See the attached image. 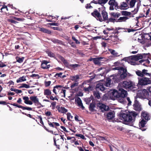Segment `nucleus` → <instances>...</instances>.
<instances>
[{"instance_id":"obj_34","label":"nucleus","mask_w":151,"mask_h":151,"mask_svg":"<svg viewBox=\"0 0 151 151\" xmlns=\"http://www.w3.org/2000/svg\"><path fill=\"white\" fill-rule=\"evenodd\" d=\"M107 117L108 119H111L114 117L113 113L111 112H110L107 114Z\"/></svg>"},{"instance_id":"obj_9","label":"nucleus","mask_w":151,"mask_h":151,"mask_svg":"<svg viewBox=\"0 0 151 151\" xmlns=\"http://www.w3.org/2000/svg\"><path fill=\"white\" fill-rule=\"evenodd\" d=\"M108 4L110 5L109 10H113L114 9V6L115 9L117 10V8H118V4L117 2H116L115 0H110L108 2Z\"/></svg>"},{"instance_id":"obj_40","label":"nucleus","mask_w":151,"mask_h":151,"mask_svg":"<svg viewBox=\"0 0 151 151\" xmlns=\"http://www.w3.org/2000/svg\"><path fill=\"white\" fill-rule=\"evenodd\" d=\"M136 2V0H131L129 3V6L130 8L133 7L135 5V3Z\"/></svg>"},{"instance_id":"obj_4","label":"nucleus","mask_w":151,"mask_h":151,"mask_svg":"<svg viewBox=\"0 0 151 151\" xmlns=\"http://www.w3.org/2000/svg\"><path fill=\"white\" fill-rule=\"evenodd\" d=\"M113 69L119 70V73L120 75L121 79L125 78L127 76V70L123 67H117L113 68Z\"/></svg>"},{"instance_id":"obj_12","label":"nucleus","mask_w":151,"mask_h":151,"mask_svg":"<svg viewBox=\"0 0 151 151\" xmlns=\"http://www.w3.org/2000/svg\"><path fill=\"white\" fill-rule=\"evenodd\" d=\"M105 85L102 83H99L97 84L96 87V90L97 91L99 90L101 91H104L106 90Z\"/></svg>"},{"instance_id":"obj_43","label":"nucleus","mask_w":151,"mask_h":151,"mask_svg":"<svg viewBox=\"0 0 151 151\" xmlns=\"http://www.w3.org/2000/svg\"><path fill=\"white\" fill-rule=\"evenodd\" d=\"M24 58L23 57H22V58L17 57L16 58L17 61L19 63H22L23 62Z\"/></svg>"},{"instance_id":"obj_50","label":"nucleus","mask_w":151,"mask_h":151,"mask_svg":"<svg viewBox=\"0 0 151 151\" xmlns=\"http://www.w3.org/2000/svg\"><path fill=\"white\" fill-rule=\"evenodd\" d=\"M136 74L139 76L143 77V73L142 71V72L138 70L136 72Z\"/></svg>"},{"instance_id":"obj_7","label":"nucleus","mask_w":151,"mask_h":151,"mask_svg":"<svg viewBox=\"0 0 151 151\" xmlns=\"http://www.w3.org/2000/svg\"><path fill=\"white\" fill-rule=\"evenodd\" d=\"M121 86L122 87L129 90L133 88V83L129 81H124L121 83Z\"/></svg>"},{"instance_id":"obj_62","label":"nucleus","mask_w":151,"mask_h":151,"mask_svg":"<svg viewBox=\"0 0 151 151\" xmlns=\"http://www.w3.org/2000/svg\"><path fill=\"white\" fill-rule=\"evenodd\" d=\"M51 83V82L50 81H46L45 82V84L46 86H49Z\"/></svg>"},{"instance_id":"obj_31","label":"nucleus","mask_w":151,"mask_h":151,"mask_svg":"<svg viewBox=\"0 0 151 151\" xmlns=\"http://www.w3.org/2000/svg\"><path fill=\"white\" fill-rule=\"evenodd\" d=\"M58 110L59 112L63 113H65L68 111L66 109L62 107H59L58 108Z\"/></svg>"},{"instance_id":"obj_37","label":"nucleus","mask_w":151,"mask_h":151,"mask_svg":"<svg viewBox=\"0 0 151 151\" xmlns=\"http://www.w3.org/2000/svg\"><path fill=\"white\" fill-rule=\"evenodd\" d=\"M51 94V92L49 89H46L44 90V94L45 95L48 96L50 95Z\"/></svg>"},{"instance_id":"obj_18","label":"nucleus","mask_w":151,"mask_h":151,"mask_svg":"<svg viewBox=\"0 0 151 151\" xmlns=\"http://www.w3.org/2000/svg\"><path fill=\"white\" fill-rule=\"evenodd\" d=\"M63 88V87L62 86H56L54 87L53 91L55 94H57V93L60 92V90Z\"/></svg>"},{"instance_id":"obj_35","label":"nucleus","mask_w":151,"mask_h":151,"mask_svg":"<svg viewBox=\"0 0 151 151\" xmlns=\"http://www.w3.org/2000/svg\"><path fill=\"white\" fill-rule=\"evenodd\" d=\"M146 121H145L144 120V119H142L139 123V126L140 127H144L145 124H146Z\"/></svg>"},{"instance_id":"obj_46","label":"nucleus","mask_w":151,"mask_h":151,"mask_svg":"<svg viewBox=\"0 0 151 151\" xmlns=\"http://www.w3.org/2000/svg\"><path fill=\"white\" fill-rule=\"evenodd\" d=\"M145 39H144V38H138L137 39V40H138V42L141 43L142 44H145Z\"/></svg>"},{"instance_id":"obj_29","label":"nucleus","mask_w":151,"mask_h":151,"mask_svg":"<svg viewBox=\"0 0 151 151\" xmlns=\"http://www.w3.org/2000/svg\"><path fill=\"white\" fill-rule=\"evenodd\" d=\"M39 28V31L41 32L48 34H51V32L49 30L46 29L43 27L40 28Z\"/></svg>"},{"instance_id":"obj_63","label":"nucleus","mask_w":151,"mask_h":151,"mask_svg":"<svg viewBox=\"0 0 151 151\" xmlns=\"http://www.w3.org/2000/svg\"><path fill=\"white\" fill-rule=\"evenodd\" d=\"M63 73H56L55 75V77L56 78H58L60 77H61V76L62 75Z\"/></svg>"},{"instance_id":"obj_1","label":"nucleus","mask_w":151,"mask_h":151,"mask_svg":"<svg viewBox=\"0 0 151 151\" xmlns=\"http://www.w3.org/2000/svg\"><path fill=\"white\" fill-rule=\"evenodd\" d=\"M98 9L99 10L95 9L93 12L91 13V15L101 22L105 21L107 19L108 14L105 8L102 7L99 8Z\"/></svg>"},{"instance_id":"obj_8","label":"nucleus","mask_w":151,"mask_h":151,"mask_svg":"<svg viewBox=\"0 0 151 151\" xmlns=\"http://www.w3.org/2000/svg\"><path fill=\"white\" fill-rule=\"evenodd\" d=\"M59 58L63 62L65 66L67 67H70L75 68L80 66V65L79 64H74L70 65L67 61L65 60L63 57L62 56H59Z\"/></svg>"},{"instance_id":"obj_57","label":"nucleus","mask_w":151,"mask_h":151,"mask_svg":"<svg viewBox=\"0 0 151 151\" xmlns=\"http://www.w3.org/2000/svg\"><path fill=\"white\" fill-rule=\"evenodd\" d=\"M75 135L77 137H80L83 139H84L85 138L84 136L81 134H77Z\"/></svg>"},{"instance_id":"obj_45","label":"nucleus","mask_w":151,"mask_h":151,"mask_svg":"<svg viewBox=\"0 0 151 151\" xmlns=\"http://www.w3.org/2000/svg\"><path fill=\"white\" fill-rule=\"evenodd\" d=\"M30 87L29 86L25 83H23L19 87L20 88H29Z\"/></svg>"},{"instance_id":"obj_36","label":"nucleus","mask_w":151,"mask_h":151,"mask_svg":"<svg viewBox=\"0 0 151 151\" xmlns=\"http://www.w3.org/2000/svg\"><path fill=\"white\" fill-rule=\"evenodd\" d=\"M121 13L122 15L125 16L130 15L131 14V12L126 11H122Z\"/></svg>"},{"instance_id":"obj_32","label":"nucleus","mask_w":151,"mask_h":151,"mask_svg":"<svg viewBox=\"0 0 151 151\" xmlns=\"http://www.w3.org/2000/svg\"><path fill=\"white\" fill-rule=\"evenodd\" d=\"M128 19V18L126 17H121L119 19H117L116 22L125 21Z\"/></svg>"},{"instance_id":"obj_33","label":"nucleus","mask_w":151,"mask_h":151,"mask_svg":"<svg viewBox=\"0 0 151 151\" xmlns=\"http://www.w3.org/2000/svg\"><path fill=\"white\" fill-rule=\"evenodd\" d=\"M70 78L72 81L78 82L77 80L79 79V77L78 75H77L75 76L70 77Z\"/></svg>"},{"instance_id":"obj_22","label":"nucleus","mask_w":151,"mask_h":151,"mask_svg":"<svg viewBox=\"0 0 151 151\" xmlns=\"http://www.w3.org/2000/svg\"><path fill=\"white\" fill-rule=\"evenodd\" d=\"M141 116L142 118H143L146 120H148L150 119L149 115L146 112L142 111L141 113Z\"/></svg>"},{"instance_id":"obj_54","label":"nucleus","mask_w":151,"mask_h":151,"mask_svg":"<svg viewBox=\"0 0 151 151\" xmlns=\"http://www.w3.org/2000/svg\"><path fill=\"white\" fill-rule=\"evenodd\" d=\"M95 107V106L94 104H91L89 107V109L90 110L92 111Z\"/></svg>"},{"instance_id":"obj_42","label":"nucleus","mask_w":151,"mask_h":151,"mask_svg":"<svg viewBox=\"0 0 151 151\" xmlns=\"http://www.w3.org/2000/svg\"><path fill=\"white\" fill-rule=\"evenodd\" d=\"M150 55L149 58H150ZM147 58V59H146L144 60L143 59L141 60H139V63H142L143 62L145 61L146 63H148V64H149L150 63V61L148 59V58Z\"/></svg>"},{"instance_id":"obj_44","label":"nucleus","mask_w":151,"mask_h":151,"mask_svg":"<svg viewBox=\"0 0 151 151\" xmlns=\"http://www.w3.org/2000/svg\"><path fill=\"white\" fill-rule=\"evenodd\" d=\"M60 22H61V21H60V22H59V21H58V23H50L49 24H50L51 26H58L60 23H61Z\"/></svg>"},{"instance_id":"obj_64","label":"nucleus","mask_w":151,"mask_h":151,"mask_svg":"<svg viewBox=\"0 0 151 151\" xmlns=\"http://www.w3.org/2000/svg\"><path fill=\"white\" fill-rule=\"evenodd\" d=\"M45 114L47 116H50L52 115L50 111H47L45 113Z\"/></svg>"},{"instance_id":"obj_3","label":"nucleus","mask_w":151,"mask_h":151,"mask_svg":"<svg viewBox=\"0 0 151 151\" xmlns=\"http://www.w3.org/2000/svg\"><path fill=\"white\" fill-rule=\"evenodd\" d=\"M149 93L146 89L138 91L137 93V97L142 99H148Z\"/></svg>"},{"instance_id":"obj_49","label":"nucleus","mask_w":151,"mask_h":151,"mask_svg":"<svg viewBox=\"0 0 151 151\" xmlns=\"http://www.w3.org/2000/svg\"><path fill=\"white\" fill-rule=\"evenodd\" d=\"M78 82H75L74 83H72L70 86V87L71 88H73L76 86H78Z\"/></svg>"},{"instance_id":"obj_56","label":"nucleus","mask_w":151,"mask_h":151,"mask_svg":"<svg viewBox=\"0 0 151 151\" xmlns=\"http://www.w3.org/2000/svg\"><path fill=\"white\" fill-rule=\"evenodd\" d=\"M56 102H53L51 103V105L52 106V109L54 110L55 108V106L56 105Z\"/></svg>"},{"instance_id":"obj_58","label":"nucleus","mask_w":151,"mask_h":151,"mask_svg":"<svg viewBox=\"0 0 151 151\" xmlns=\"http://www.w3.org/2000/svg\"><path fill=\"white\" fill-rule=\"evenodd\" d=\"M108 99L107 95L106 94H104L102 100L104 101H106Z\"/></svg>"},{"instance_id":"obj_38","label":"nucleus","mask_w":151,"mask_h":151,"mask_svg":"<svg viewBox=\"0 0 151 151\" xmlns=\"http://www.w3.org/2000/svg\"><path fill=\"white\" fill-rule=\"evenodd\" d=\"M98 71H101V73H100L99 75L103 76L106 71V69L104 68H101L98 69Z\"/></svg>"},{"instance_id":"obj_20","label":"nucleus","mask_w":151,"mask_h":151,"mask_svg":"<svg viewBox=\"0 0 151 151\" xmlns=\"http://www.w3.org/2000/svg\"><path fill=\"white\" fill-rule=\"evenodd\" d=\"M139 1L137 2L136 8H135L134 10L131 11L132 13H133V14H135L137 13L138 12L140 6H141V1L140 0H138Z\"/></svg>"},{"instance_id":"obj_59","label":"nucleus","mask_w":151,"mask_h":151,"mask_svg":"<svg viewBox=\"0 0 151 151\" xmlns=\"http://www.w3.org/2000/svg\"><path fill=\"white\" fill-rule=\"evenodd\" d=\"M14 19L16 20L19 21H22L24 20V18H20L14 17Z\"/></svg>"},{"instance_id":"obj_60","label":"nucleus","mask_w":151,"mask_h":151,"mask_svg":"<svg viewBox=\"0 0 151 151\" xmlns=\"http://www.w3.org/2000/svg\"><path fill=\"white\" fill-rule=\"evenodd\" d=\"M127 101L128 102V103L127 104L128 105L130 106V105H131V103H132V102L131 101L129 98V97H127Z\"/></svg>"},{"instance_id":"obj_16","label":"nucleus","mask_w":151,"mask_h":151,"mask_svg":"<svg viewBox=\"0 0 151 151\" xmlns=\"http://www.w3.org/2000/svg\"><path fill=\"white\" fill-rule=\"evenodd\" d=\"M119 91L120 92V98L121 97L122 98H124L126 97L127 96V91L125 90L122 88H119Z\"/></svg>"},{"instance_id":"obj_39","label":"nucleus","mask_w":151,"mask_h":151,"mask_svg":"<svg viewBox=\"0 0 151 151\" xmlns=\"http://www.w3.org/2000/svg\"><path fill=\"white\" fill-rule=\"evenodd\" d=\"M147 72V70L145 69L142 70V73H143V76L145 75L147 76L151 77V73H148Z\"/></svg>"},{"instance_id":"obj_27","label":"nucleus","mask_w":151,"mask_h":151,"mask_svg":"<svg viewBox=\"0 0 151 151\" xmlns=\"http://www.w3.org/2000/svg\"><path fill=\"white\" fill-rule=\"evenodd\" d=\"M108 50L110 53L114 56L117 57L119 56V53L117 52H116L115 50L111 49H109Z\"/></svg>"},{"instance_id":"obj_61","label":"nucleus","mask_w":151,"mask_h":151,"mask_svg":"<svg viewBox=\"0 0 151 151\" xmlns=\"http://www.w3.org/2000/svg\"><path fill=\"white\" fill-rule=\"evenodd\" d=\"M23 110H27L28 111H31L32 110V108L31 107H24Z\"/></svg>"},{"instance_id":"obj_41","label":"nucleus","mask_w":151,"mask_h":151,"mask_svg":"<svg viewBox=\"0 0 151 151\" xmlns=\"http://www.w3.org/2000/svg\"><path fill=\"white\" fill-rule=\"evenodd\" d=\"M108 0H98V4L101 5H104L106 3Z\"/></svg>"},{"instance_id":"obj_24","label":"nucleus","mask_w":151,"mask_h":151,"mask_svg":"<svg viewBox=\"0 0 151 151\" xmlns=\"http://www.w3.org/2000/svg\"><path fill=\"white\" fill-rule=\"evenodd\" d=\"M23 99L24 100V102L25 104H27L32 105L33 104L32 101L29 100V98L27 96H24Z\"/></svg>"},{"instance_id":"obj_10","label":"nucleus","mask_w":151,"mask_h":151,"mask_svg":"<svg viewBox=\"0 0 151 151\" xmlns=\"http://www.w3.org/2000/svg\"><path fill=\"white\" fill-rule=\"evenodd\" d=\"M109 96L112 99H114L115 98H119L120 95L118 91L116 90H113L109 92Z\"/></svg>"},{"instance_id":"obj_2","label":"nucleus","mask_w":151,"mask_h":151,"mask_svg":"<svg viewBox=\"0 0 151 151\" xmlns=\"http://www.w3.org/2000/svg\"><path fill=\"white\" fill-rule=\"evenodd\" d=\"M137 115L135 111H129L124 112H121L119 114L121 119L126 122L134 121Z\"/></svg>"},{"instance_id":"obj_53","label":"nucleus","mask_w":151,"mask_h":151,"mask_svg":"<svg viewBox=\"0 0 151 151\" xmlns=\"http://www.w3.org/2000/svg\"><path fill=\"white\" fill-rule=\"evenodd\" d=\"M109 21H110V22H116V21L117 20V19L114 18H109Z\"/></svg>"},{"instance_id":"obj_14","label":"nucleus","mask_w":151,"mask_h":151,"mask_svg":"<svg viewBox=\"0 0 151 151\" xmlns=\"http://www.w3.org/2000/svg\"><path fill=\"white\" fill-rule=\"evenodd\" d=\"M135 100L134 101V103L133 104L134 109L137 111H139L141 110V107L138 101L136 99V98L135 97Z\"/></svg>"},{"instance_id":"obj_5","label":"nucleus","mask_w":151,"mask_h":151,"mask_svg":"<svg viewBox=\"0 0 151 151\" xmlns=\"http://www.w3.org/2000/svg\"><path fill=\"white\" fill-rule=\"evenodd\" d=\"M151 83V81L148 78L142 77L138 78L139 85L141 86H145Z\"/></svg>"},{"instance_id":"obj_47","label":"nucleus","mask_w":151,"mask_h":151,"mask_svg":"<svg viewBox=\"0 0 151 151\" xmlns=\"http://www.w3.org/2000/svg\"><path fill=\"white\" fill-rule=\"evenodd\" d=\"M55 135L56 136V137L58 138V139H57V140H58L59 138L60 137V139H62L63 141H64V135H59L58 134H55Z\"/></svg>"},{"instance_id":"obj_28","label":"nucleus","mask_w":151,"mask_h":151,"mask_svg":"<svg viewBox=\"0 0 151 151\" xmlns=\"http://www.w3.org/2000/svg\"><path fill=\"white\" fill-rule=\"evenodd\" d=\"M145 39V45L146 46L149 47L151 45V38H144Z\"/></svg>"},{"instance_id":"obj_48","label":"nucleus","mask_w":151,"mask_h":151,"mask_svg":"<svg viewBox=\"0 0 151 151\" xmlns=\"http://www.w3.org/2000/svg\"><path fill=\"white\" fill-rule=\"evenodd\" d=\"M94 95L95 97L98 99H99L100 97V94L97 92H95L94 93Z\"/></svg>"},{"instance_id":"obj_23","label":"nucleus","mask_w":151,"mask_h":151,"mask_svg":"<svg viewBox=\"0 0 151 151\" xmlns=\"http://www.w3.org/2000/svg\"><path fill=\"white\" fill-rule=\"evenodd\" d=\"M103 58L102 57L95 58L93 59V62L95 64L98 65H100L101 64L100 61Z\"/></svg>"},{"instance_id":"obj_30","label":"nucleus","mask_w":151,"mask_h":151,"mask_svg":"<svg viewBox=\"0 0 151 151\" xmlns=\"http://www.w3.org/2000/svg\"><path fill=\"white\" fill-rule=\"evenodd\" d=\"M26 81V76H23L17 79V80L16 82L17 83H19L25 81Z\"/></svg>"},{"instance_id":"obj_26","label":"nucleus","mask_w":151,"mask_h":151,"mask_svg":"<svg viewBox=\"0 0 151 151\" xmlns=\"http://www.w3.org/2000/svg\"><path fill=\"white\" fill-rule=\"evenodd\" d=\"M110 14L111 17L114 18H117L121 16V14L119 12H112L110 13Z\"/></svg>"},{"instance_id":"obj_52","label":"nucleus","mask_w":151,"mask_h":151,"mask_svg":"<svg viewBox=\"0 0 151 151\" xmlns=\"http://www.w3.org/2000/svg\"><path fill=\"white\" fill-rule=\"evenodd\" d=\"M67 118L68 120H70L73 118V116L71 115L70 114L68 113L67 114Z\"/></svg>"},{"instance_id":"obj_11","label":"nucleus","mask_w":151,"mask_h":151,"mask_svg":"<svg viewBox=\"0 0 151 151\" xmlns=\"http://www.w3.org/2000/svg\"><path fill=\"white\" fill-rule=\"evenodd\" d=\"M124 59L127 62L129 63L132 65H139L140 63L139 62H137L136 61L133 60V59L131 56L128 57L126 58H124Z\"/></svg>"},{"instance_id":"obj_51","label":"nucleus","mask_w":151,"mask_h":151,"mask_svg":"<svg viewBox=\"0 0 151 151\" xmlns=\"http://www.w3.org/2000/svg\"><path fill=\"white\" fill-rule=\"evenodd\" d=\"M48 55L51 57H54L55 56L54 54L50 51H47V52Z\"/></svg>"},{"instance_id":"obj_21","label":"nucleus","mask_w":151,"mask_h":151,"mask_svg":"<svg viewBox=\"0 0 151 151\" xmlns=\"http://www.w3.org/2000/svg\"><path fill=\"white\" fill-rule=\"evenodd\" d=\"M30 100L33 101L37 105H41L40 103L39 102V99L36 96H32L30 97Z\"/></svg>"},{"instance_id":"obj_15","label":"nucleus","mask_w":151,"mask_h":151,"mask_svg":"<svg viewBox=\"0 0 151 151\" xmlns=\"http://www.w3.org/2000/svg\"><path fill=\"white\" fill-rule=\"evenodd\" d=\"M75 101L77 104V105L81 107L82 109L83 110L84 109L85 107L83 106L82 101L79 97H77L76 98Z\"/></svg>"},{"instance_id":"obj_17","label":"nucleus","mask_w":151,"mask_h":151,"mask_svg":"<svg viewBox=\"0 0 151 151\" xmlns=\"http://www.w3.org/2000/svg\"><path fill=\"white\" fill-rule=\"evenodd\" d=\"M49 62L46 60H43L42 62L41 67L43 69H45L48 68H50V65H47V64Z\"/></svg>"},{"instance_id":"obj_55","label":"nucleus","mask_w":151,"mask_h":151,"mask_svg":"<svg viewBox=\"0 0 151 151\" xmlns=\"http://www.w3.org/2000/svg\"><path fill=\"white\" fill-rule=\"evenodd\" d=\"M91 88L90 86H89L87 88H84V90L86 91H89L91 90Z\"/></svg>"},{"instance_id":"obj_13","label":"nucleus","mask_w":151,"mask_h":151,"mask_svg":"<svg viewBox=\"0 0 151 151\" xmlns=\"http://www.w3.org/2000/svg\"><path fill=\"white\" fill-rule=\"evenodd\" d=\"M98 106L102 111H107L109 109V107L108 106L101 102H99L98 103Z\"/></svg>"},{"instance_id":"obj_6","label":"nucleus","mask_w":151,"mask_h":151,"mask_svg":"<svg viewBox=\"0 0 151 151\" xmlns=\"http://www.w3.org/2000/svg\"><path fill=\"white\" fill-rule=\"evenodd\" d=\"M150 56V54L148 53L138 54L131 56L133 58V60L137 61L139 60L142 59V58H149Z\"/></svg>"},{"instance_id":"obj_25","label":"nucleus","mask_w":151,"mask_h":151,"mask_svg":"<svg viewBox=\"0 0 151 151\" xmlns=\"http://www.w3.org/2000/svg\"><path fill=\"white\" fill-rule=\"evenodd\" d=\"M104 85L106 87H110L112 85L111 79L109 78H107L106 80L105 84Z\"/></svg>"},{"instance_id":"obj_19","label":"nucleus","mask_w":151,"mask_h":151,"mask_svg":"<svg viewBox=\"0 0 151 151\" xmlns=\"http://www.w3.org/2000/svg\"><path fill=\"white\" fill-rule=\"evenodd\" d=\"M128 8L127 3L124 2L122 3L121 5L118 6V8H117V9L121 10H126Z\"/></svg>"}]
</instances>
